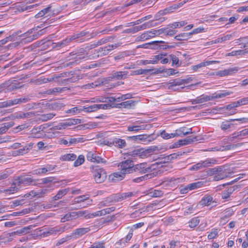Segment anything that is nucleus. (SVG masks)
Here are the masks:
<instances>
[{"mask_svg":"<svg viewBox=\"0 0 248 248\" xmlns=\"http://www.w3.org/2000/svg\"><path fill=\"white\" fill-rule=\"evenodd\" d=\"M92 175L96 183H101L107 178V173L104 169L99 166H92L90 167Z\"/></svg>","mask_w":248,"mask_h":248,"instance_id":"obj_1","label":"nucleus"},{"mask_svg":"<svg viewBox=\"0 0 248 248\" xmlns=\"http://www.w3.org/2000/svg\"><path fill=\"white\" fill-rule=\"evenodd\" d=\"M31 95H27L20 98H15L3 102H0V108L10 107L17 104L26 103L31 100Z\"/></svg>","mask_w":248,"mask_h":248,"instance_id":"obj_2","label":"nucleus"},{"mask_svg":"<svg viewBox=\"0 0 248 248\" xmlns=\"http://www.w3.org/2000/svg\"><path fill=\"white\" fill-rule=\"evenodd\" d=\"M71 228V226L68 224H66L61 226H56L53 228H50L47 231L43 232L44 235L47 236L51 234H56L57 233H61L66 230Z\"/></svg>","mask_w":248,"mask_h":248,"instance_id":"obj_3","label":"nucleus"},{"mask_svg":"<svg viewBox=\"0 0 248 248\" xmlns=\"http://www.w3.org/2000/svg\"><path fill=\"white\" fill-rule=\"evenodd\" d=\"M1 85H3V92L14 91L23 87V85L19 82H12L9 80L1 84Z\"/></svg>","mask_w":248,"mask_h":248,"instance_id":"obj_4","label":"nucleus"},{"mask_svg":"<svg viewBox=\"0 0 248 248\" xmlns=\"http://www.w3.org/2000/svg\"><path fill=\"white\" fill-rule=\"evenodd\" d=\"M198 140L197 136H188L186 139L178 140L177 142H175L173 148H178L182 146L190 144Z\"/></svg>","mask_w":248,"mask_h":248,"instance_id":"obj_5","label":"nucleus"},{"mask_svg":"<svg viewBox=\"0 0 248 248\" xmlns=\"http://www.w3.org/2000/svg\"><path fill=\"white\" fill-rule=\"evenodd\" d=\"M152 170V167L146 163H142L133 166L132 173L138 172L141 174L150 172Z\"/></svg>","mask_w":248,"mask_h":248,"instance_id":"obj_6","label":"nucleus"},{"mask_svg":"<svg viewBox=\"0 0 248 248\" xmlns=\"http://www.w3.org/2000/svg\"><path fill=\"white\" fill-rule=\"evenodd\" d=\"M88 34V32L83 31L78 33L74 34L71 36L69 38L71 41L75 40L78 42H82L89 39V38L87 39L86 38V37H89Z\"/></svg>","mask_w":248,"mask_h":248,"instance_id":"obj_7","label":"nucleus"},{"mask_svg":"<svg viewBox=\"0 0 248 248\" xmlns=\"http://www.w3.org/2000/svg\"><path fill=\"white\" fill-rule=\"evenodd\" d=\"M121 201L120 193L113 194L108 197L102 203L103 206H108L113 203Z\"/></svg>","mask_w":248,"mask_h":248,"instance_id":"obj_8","label":"nucleus"},{"mask_svg":"<svg viewBox=\"0 0 248 248\" xmlns=\"http://www.w3.org/2000/svg\"><path fill=\"white\" fill-rule=\"evenodd\" d=\"M44 30V29L39 31L38 32H37L36 33L33 34L32 35H30V34H26V32L24 33H23L21 35H18L20 37H25L23 39V41L24 42H31L35 39H37L39 36L43 34V31Z\"/></svg>","mask_w":248,"mask_h":248,"instance_id":"obj_9","label":"nucleus"},{"mask_svg":"<svg viewBox=\"0 0 248 248\" xmlns=\"http://www.w3.org/2000/svg\"><path fill=\"white\" fill-rule=\"evenodd\" d=\"M86 157L87 160L91 162L97 163L106 162V161H104L103 158L98 156L95 152L94 153L92 151L88 152L87 153Z\"/></svg>","mask_w":248,"mask_h":248,"instance_id":"obj_10","label":"nucleus"},{"mask_svg":"<svg viewBox=\"0 0 248 248\" xmlns=\"http://www.w3.org/2000/svg\"><path fill=\"white\" fill-rule=\"evenodd\" d=\"M148 153L147 150H144L143 149H140L129 152L128 154L129 156H131L132 158L139 156L140 158H143L146 156Z\"/></svg>","mask_w":248,"mask_h":248,"instance_id":"obj_11","label":"nucleus"},{"mask_svg":"<svg viewBox=\"0 0 248 248\" xmlns=\"http://www.w3.org/2000/svg\"><path fill=\"white\" fill-rule=\"evenodd\" d=\"M16 180L20 186H21V185L24 186L31 185V183L35 181L31 178L26 176H20Z\"/></svg>","mask_w":248,"mask_h":248,"instance_id":"obj_12","label":"nucleus"},{"mask_svg":"<svg viewBox=\"0 0 248 248\" xmlns=\"http://www.w3.org/2000/svg\"><path fill=\"white\" fill-rule=\"evenodd\" d=\"M239 69V68L238 67L230 68L227 69H224L217 72V75L220 77L232 75V74L236 73Z\"/></svg>","mask_w":248,"mask_h":248,"instance_id":"obj_13","label":"nucleus"},{"mask_svg":"<svg viewBox=\"0 0 248 248\" xmlns=\"http://www.w3.org/2000/svg\"><path fill=\"white\" fill-rule=\"evenodd\" d=\"M185 80L181 79L179 78H176L170 80L168 82L165 83L167 85H168V89L176 91V89H174L177 86H179L184 84Z\"/></svg>","mask_w":248,"mask_h":248,"instance_id":"obj_14","label":"nucleus"},{"mask_svg":"<svg viewBox=\"0 0 248 248\" xmlns=\"http://www.w3.org/2000/svg\"><path fill=\"white\" fill-rule=\"evenodd\" d=\"M222 168L221 171H218L217 174L215 175L214 178V180L215 181H218L219 180L223 179L226 177H229L230 174L232 173L231 172H229L226 169H225V167L221 166Z\"/></svg>","mask_w":248,"mask_h":248,"instance_id":"obj_15","label":"nucleus"},{"mask_svg":"<svg viewBox=\"0 0 248 248\" xmlns=\"http://www.w3.org/2000/svg\"><path fill=\"white\" fill-rule=\"evenodd\" d=\"M21 187L15 179L11 184L10 187L4 189V193L8 194H12L16 192Z\"/></svg>","mask_w":248,"mask_h":248,"instance_id":"obj_16","label":"nucleus"},{"mask_svg":"<svg viewBox=\"0 0 248 248\" xmlns=\"http://www.w3.org/2000/svg\"><path fill=\"white\" fill-rule=\"evenodd\" d=\"M203 185L202 182H197L187 185L184 189H181V192L183 193H186L187 192L188 190H192L197 188L201 187Z\"/></svg>","mask_w":248,"mask_h":248,"instance_id":"obj_17","label":"nucleus"},{"mask_svg":"<svg viewBox=\"0 0 248 248\" xmlns=\"http://www.w3.org/2000/svg\"><path fill=\"white\" fill-rule=\"evenodd\" d=\"M155 34L153 30L150 31H146L142 33L140 36L137 37V39L139 41H143L149 39L150 38L154 37Z\"/></svg>","mask_w":248,"mask_h":248,"instance_id":"obj_18","label":"nucleus"},{"mask_svg":"<svg viewBox=\"0 0 248 248\" xmlns=\"http://www.w3.org/2000/svg\"><path fill=\"white\" fill-rule=\"evenodd\" d=\"M128 72L127 71H117L112 73V78L117 80L124 79L127 78Z\"/></svg>","mask_w":248,"mask_h":248,"instance_id":"obj_19","label":"nucleus"},{"mask_svg":"<svg viewBox=\"0 0 248 248\" xmlns=\"http://www.w3.org/2000/svg\"><path fill=\"white\" fill-rule=\"evenodd\" d=\"M192 133L191 128H188L185 126L181 127L176 129V134H177V135L180 137H184V136L191 134Z\"/></svg>","mask_w":248,"mask_h":248,"instance_id":"obj_20","label":"nucleus"},{"mask_svg":"<svg viewBox=\"0 0 248 248\" xmlns=\"http://www.w3.org/2000/svg\"><path fill=\"white\" fill-rule=\"evenodd\" d=\"M136 102L135 101L128 100V101L123 102L120 104H118L116 106H115V107L118 108H130L134 107L135 105Z\"/></svg>","mask_w":248,"mask_h":248,"instance_id":"obj_21","label":"nucleus"},{"mask_svg":"<svg viewBox=\"0 0 248 248\" xmlns=\"http://www.w3.org/2000/svg\"><path fill=\"white\" fill-rule=\"evenodd\" d=\"M162 55H155L150 60H146L141 61V63L143 65L148 64H155L157 63L159 60L162 59Z\"/></svg>","mask_w":248,"mask_h":248,"instance_id":"obj_22","label":"nucleus"},{"mask_svg":"<svg viewBox=\"0 0 248 248\" xmlns=\"http://www.w3.org/2000/svg\"><path fill=\"white\" fill-rule=\"evenodd\" d=\"M112 144L113 145L119 148H123L126 145V142L124 140L117 138H113Z\"/></svg>","mask_w":248,"mask_h":248,"instance_id":"obj_23","label":"nucleus"},{"mask_svg":"<svg viewBox=\"0 0 248 248\" xmlns=\"http://www.w3.org/2000/svg\"><path fill=\"white\" fill-rule=\"evenodd\" d=\"M91 230V229L89 227L78 228L74 231L73 234L78 237H81L89 232Z\"/></svg>","mask_w":248,"mask_h":248,"instance_id":"obj_24","label":"nucleus"},{"mask_svg":"<svg viewBox=\"0 0 248 248\" xmlns=\"http://www.w3.org/2000/svg\"><path fill=\"white\" fill-rule=\"evenodd\" d=\"M232 93L228 91H223V93H215L210 95L211 101L215 99L223 98L227 95H229Z\"/></svg>","mask_w":248,"mask_h":248,"instance_id":"obj_25","label":"nucleus"},{"mask_svg":"<svg viewBox=\"0 0 248 248\" xmlns=\"http://www.w3.org/2000/svg\"><path fill=\"white\" fill-rule=\"evenodd\" d=\"M97 57H102L103 56L108 55L110 51L108 46L100 47L98 49L96 50Z\"/></svg>","mask_w":248,"mask_h":248,"instance_id":"obj_26","label":"nucleus"},{"mask_svg":"<svg viewBox=\"0 0 248 248\" xmlns=\"http://www.w3.org/2000/svg\"><path fill=\"white\" fill-rule=\"evenodd\" d=\"M16 119H24L25 118H30L32 116H34L35 114L33 112H23L22 111H19L17 112H16Z\"/></svg>","mask_w":248,"mask_h":248,"instance_id":"obj_27","label":"nucleus"},{"mask_svg":"<svg viewBox=\"0 0 248 248\" xmlns=\"http://www.w3.org/2000/svg\"><path fill=\"white\" fill-rule=\"evenodd\" d=\"M218 61H206L205 62H202L198 64L193 66L192 69L194 71H197L198 69L201 68L202 67H204L207 65L212 64L213 63H218Z\"/></svg>","mask_w":248,"mask_h":248,"instance_id":"obj_28","label":"nucleus"},{"mask_svg":"<svg viewBox=\"0 0 248 248\" xmlns=\"http://www.w3.org/2000/svg\"><path fill=\"white\" fill-rule=\"evenodd\" d=\"M248 53V50L247 49H239L238 50L232 51L231 52L228 53L226 54L227 56H236L238 55H245Z\"/></svg>","mask_w":248,"mask_h":248,"instance_id":"obj_29","label":"nucleus"},{"mask_svg":"<svg viewBox=\"0 0 248 248\" xmlns=\"http://www.w3.org/2000/svg\"><path fill=\"white\" fill-rule=\"evenodd\" d=\"M202 164L203 168H206L208 167H211L213 165H215L217 163V161L216 159L211 158H207L204 161H201Z\"/></svg>","mask_w":248,"mask_h":248,"instance_id":"obj_30","label":"nucleus"},{"mask_svg":"<svg viewBox=\"0 0 248 248\" xmlns=\"http://www.w3.org/2000/svg\"><path fill=\"white\" fill-rule=\"evenodd\" d=\"M89 197L87 195H81L75 198L72 202V204H76L84 202L85 201L88 200Z\"/></svg>","mask_w":248,"mask_h":248,"instance_id":"obj_31","label":"nucleus"},{"mask_svg":"<svg viewBox=\"0 0 248 248\" xmlns=\"http://www.w3.org/2000/svg\"><path fill=\"white\" fill-rule=\"evenodd\" d=\"M76 219L75 212H69L66 214L63 217L61 218V222H64L72 219Z\"/></svg>","mask_w":248,"mask_h":248,"instance_id":"obj_32","label":"nucleus"},{"mask_svg":"<svg viewBox=\"0 0 248 248\" xmlns=\"http://www.w3.org/2000/svg\"><path fill=\"white\" fill-rule=\"evenodd\" d=\"M213 200V197L210 195H206L203 197L200 202V203L202 205L208 206L210 204Z\"/></svg>","mask_w":248,"mask_h":248,"instance_id":"obj_33","label":"nucleus"},{"mask_svg":"<svg viewBox=\"0 0 248 248\" xmlns=\"http://www.w3.org/2000/svg\"><path fill=\"white\" fill-rule=\"evenodd\" d=\"M68 191V188L63 189L59 190L57 194L55 196L53 197V200L57 201L59 199H61L63 196L66 195Z\"/></svg>","mask_w":248,"mask_h":248,"instance_id":"obj_34","label":"nucleus"},{"mask_svg":"<svg viewBox=\"0 0 248 248\" xmlns=\"http://www.w3.org/2000/svg\"><path fill=\"white\" fill-rule=\"evenodd\" d=\"M71 40L69 37H67L62 40L61 42H58V43H55V45L54 46H52V48H62L64 46L68 45L70 42Z\"/></svg>","mask_w":248,"mask_h":248,"instance_id":"obj_35","label":"nucleus"},{"mask_svg":"<svg viewBox=\"0 0 248 248\" xmlns=\"http://www.w3.org/2000/svg\"><path fill=\"white\" fill-rule=\"evenodd\" d=\"M66 88V87H64V88H60V87L54 88H53V89H48L46 91L45 93H46L47 94H54L56 93H61L63 91H65Z\"/></svg>","mask_w":248,"mask_h":248,"instance_id":"obj_36","label":"nucleus"},{"mask_svg":"<svg viewBox=\"0 0 248 248\" xmlns=\"http://www.w3.org/2000/svg\"><path fill=\"white\" fill-rule=\"evenodd\" d=\"M153 70H154L153 69H138V70H136L132 71V73H131V76H134V75H142V74L146 75L148 73H149L151 71H153Z\"/></svg>","mask_w":248,"mask_h":248,"instance_id":"obj_37","label":"nucleus"},{"mask_svg":"<svg viewBox=\"0 0 248 248\" xmlns=\"http://www.w3.org/2000/svg\"><path fill=\"white\" fill-rule=\"evenodd\" d=\"M119 167H120V169L121 170V171L125 173H132L133 166L130 167V166H127L125 164H124V162H122Z\"/></svg>","mask_w":248,"mask_h":248,"instance_id":"obj_38","label":"nucleus"},{"mask_svg":"<svg viewBox=\"0 0 248 248\" xmlns=\"http://www.w3.org/2000/svg\"><path fill=\"white\" fill-rule=\"evenodd\" d=\"M37 45H44V48L47 47L48 48H53L52 46H54L55 45V43L50 40H47V41L45 42L44 40H43L38 42L37 43Z\"/></svg>","mask_w":248,"mask_h":248,"instance_id":"obj_39","label":"nucleus"},{"mask_svg":"<svg viewBox=\"0 0 248 248\" xmlns=\"http://www.w3.org/2000/svg\"><path fill=\"white\" fill-rule=\"evenodd\" d=\"M190 32L189 33H181L175 36L174 38L179 41L186 40L189 38L191 36Z\"/></svg>","mask_w":248,"mask_h":248,"instance_id":"obj_40","label":"nucleus"},{"mask_svg":"<svg viewBox=\"0 0 248 248\" xmlns=\"http://www.w3.org/2000/svg\"><path fill=\"white\" fill-rule=\"evenodd\" d=\"M196 100L198 104L204 103L208 101H211V98H210V95L202 94L199 97H197Z\"/></svg>","mask_w":248,"mask_h":248,"instance_id":"obj_41","label":"nucleus"},{"mask_svg":"<svg viewBox=\"0 0 248 248\" xmlns=\"http://www.w3.org/2000/svg\"><path fill=\"white\" fill-rule=\"evenodd\" d=\"M106 215V212H105L104 209L97 212H96L94 213H92L91 214H88V215L85 216L86 218H92L96 216H102Z\"/></svg>","mask_w":248,"mask_h":248,"instance_id":"obj_42","label":"nucleus"},{"mask_svg":"<svg viewBox=\"0 0 248 248\" xmlns=\"http://www.w3.org/2000/svg\"><path fill=\"white\" fill-rule=\"evenodd\" d=\"M80 120L78 119H70L66 122L62 123V126H63V128H65L68 126L80 123Z\"/></svg>","mask_w":248,"mask_h":248,"instance_id":"obj_43","label":"nucleus"},{"mask_svg":"<svg viewBox=\"0 0 248 248\" xmlns=\"http://www.w3.org/2000/svg\"><path fill=\"white\" fill-rule=\"evenodd\" d=\"M82 110L86 112H92L98 110L97 104H93L88 107L84 106Z\"/></svg>","mask_w":248,"mask_h":248,"instance_id":"obj_44","label":"nucleus"},{"mask_svg":"<svg viewBox=\"0 0 248 248\" xmlns=\"http://www.w3.org/2000/svg\"><path fill=\"white\" fill-rule=\"evenodd\" d=\"M65 105L60 101L53 102L50 105L51 108L55 110H60Z\"/></svg>","mask_w":248,"mask_h":248,"instance_id":"obj_45","label":"nucleus"},{"mask_svg":"<svg viewBox=\"0 0 248 248\" xmlns=\"http://www.w3.org/2000/svg\"><path fill=\"white\" fill-rule=\"evenodd\" d=\"M148 194L152 197H160L163 195V192L161 190L155 189L150 191Z\"/></svg>","mask_w":248,"mask_h":248,"instance_id":"obj_46","label":"nucleus"},{"mask_svg":"<svg viewBox=\"0 0 248 248\" xmlns=\"http://www.w3.org/2000/svg\"><path fill=\"white\" fill-rule=\"evenodd\" d=\"M145 129V126L143 125L129 126L127 127V130L128 131L138 132L140 130H144Z\"/></svg>","mask_w":248,"mask_h":248,"instance_id":"obj_47","label":"nucleus"},{"mask_svg":"<svg viewBox=\"0 0 248 248\" xmlns=\"http://www.w3.org/2000/svg\"><path fill=\"white\" fill-rule=\"evenodd\" d=\"M153 175L152 173L145 174L144 176L139 177L134 179L133 180V181L136 183H139L143 180H147V179L151 178L152 177Z\"/></svg>","mask_w":248,"mask_h":248,"instance_id":"obj_48","label":"nucleus"},{"mask_svg":"<svg viewBox=\"0 0 248 248\" xmlns=\"http://www.w3.org/2000/svg\"><path fill=\"white\" fill-rule=\"evenodd\" d=\"M149 137V135H140L138 136H134L132 137H129V138L132 139L134 140H141V141H144L148 137Z\"/></svg>","mask_w":248,"mask_h":248,"instance_id":"obj_49","label":"nucleus"},{"mask_svg":"<svg viewBox=\"0 0 248 248\" xmlns=\"http://www.w3.org/2000/svg\"><path fill=\"white\" fill-rule=\"evenodd\" d=\"M77 155L74 154H68L64 155L62 156V159L64 161H73L76 159Z\"/></svg>","mask_w":248,"mask_h":248,"instance_id":"obj_50","label":"nucleus"},{"mask_svg":"<svg viewBox=\"0 0 248 248\" xmlns=\"http://www.w3.org/2000/svg\"><path fill=\"white\" fill-rule=\"evenodd\" d=\"M186 24L187 23L185 21H182L180 22H174L172 24L169 25L168 26L170 28L176 29L179 27H183L186 25Z\"/></svg>","mask_w":248,"mask_h":248,"instance_id":"obj_51","label":"nucleus"},{"mask_svg":"<svg viewBox=\"0 0 248 248\" xmlns=\"http://www.w3.org/2000/svg\"><path fill=\"white\" fill-rule=\"evenodd\" d=\"M152 26L150 22L145 23L140 26H136V30L137 32L141 30H145L147 28H151Z\"/></svg>","mask_w":248,"mask_h":248,"instance_id":"obj_52","label":"nucleus"},{"mask_svg":"<svg viewBox=\"0 0 248 248\" xmlns=\"http://www.w3.org/2000/svg\"><path fill=\"white\" fill-rule=\"evenodd\" d=\"M55 115L56 114L53 113L43 114L41 116V119L43 121H47L53 118Z\"/></svg>","mask_w":248,"mask_h":248,"instance_id":"obj_53","label":"nucleus"},{"mask_svg":"<svg viewBox=\"0 0 248 248\" xmlns=\"http://www.w3.org/2000/svg\"><path fill=\"white\" fill-rule=\"evenodd\" d=\"M199 223L200 219L198 218V217H194L188 222L189 226L191 228H193L197 226Z\"/></svg>","mask_w":248,"mask_h":248,"instance_id":"obj_54","label":"nucleus"},{"mask_svg":"<svg viewBox=\"0 0 248 248\" xmlns=\"http://www.w3.org/2000/svg\"><path fill=\"white\" fill-rule=\"evenodd\" d=\"M168 13H170V12H169L168 8H166V9H165L163 10H160V11H159L155 15V18L156 20H161L162 18L160 17V16L165 15Z\"/></svg>","mask_w":248,"mask_h":248,"instance_id":"obj_55","label":"nucleus"},{"mask_svg":"<svg viewBox=\"0 0 248 248\" xmlns=\"http://www.w3.org/2000/svg\"><path fill=\"white\" fill-rule=\"evenodd\" d=\"M221 169H222L221 167H215V168L209 169L208 170L207 172L209 175H214V174H216L217 173L218 171H222Z\"/></svg>","mask_w":248,"mask_h":248,"instance_id":"obj_56","label":"nucleus"},{"mask_svg":"<svg viewBox=\"0 0 248 248\" xmlns=\"http://www.w3.org/2000/svg\"><path fill=\"white\" fill-rule=\"evenodd\" d=\"M232 124L230 121H225L221 123L220 128L223 130H226L230 128Z\"/></svg>","mask_w":248,"mask_h":248,"instance_id":"obj_57","label":"nucleus"},{"mask_svg":"<svg viewBox=\"0 0 248 248\" xmlns=\"http://www.w3.org/2000/svg\"><path fill=\"white\" fill-rule=\"evenodd\" d=\"M125 174V173L122 171L121 172H118L114 173L113 176L115 178L114 180L117 181L122 180L124 177Z\"/></svg>","mask_w":248,"mask_h":248,"instance_id":"obj_58","label":"nucleus"},{"mask_svg":"<svg viewBox=\"0 0 248 248\" xmlns=\"http://www.w3.org/2000/svg\"><path fill=\"white\" fill-rule=\"evenodd\" d=\"M84 161V157L83 155H79L78 159L74 162V166L75 167H78L81 165Z\"/></svg>","mask_w":248,"mask_h":248,"instance_id":"obj_59","label":"nucleus"},{"mask_svg":"<svg viewBox=\"0 0 248 248\" xmlns=\"http://www.w3.org/2000/svg\"><path fill=\"white\" fill-rule=\"evenodd\" d=\"M30 229V227H25L22 229L17 230L16 232L18 235H21L23 234H25L29 232V231Z\"/></svg>","mask_w":248,"mask_h":248,"instance_id":"obj_60","label":"nucleus"},{"mask_svg":"<svg viewBox=\"0 0 248 248\" xmlns=\"http://www.w3.org/2000/svg\"><path fill=\"white\" fill-rule=\"evenodd\" d=\"M27 153H28V148H26L25 149V147H23L22 148H21L18 150L14 151V152L13 153V155H22Z\"/></svg>","mask_w":248,"mask_h":248,"instance_id":"obj_61","label":"nucleus"},{"mask_svg":"<svg viewBox=\"0 0 248 248\" xmlns=\"http://www.w3.org/2000/svg\"><path fill=\"white\" fill-rule=\"evenodd\" d=\"M48 191V190L46 189H42L39 190L37 191H35V197L37 198H41L43 197L44 195H45Z\"/></svg>","mask_w":248,"mask_h":248,"instance_id":"obj_62","label":"nucleus"},{"mask_svg":"<svg viewBox=\"0 0 248 248\" xmlns=\"http://www.w3.org/2000/svg\"><path fill=\"white\" fill-rule=\"evenodd\" d=\"M218 235V231L217 229H212V231L208 235L209 239H213L215 238Z\"/></svg>","mask_w":248,"mask_h":248,"instance_id":"obj_63","label":"nucleus"},{"mask_svg":"<svg viewBox=\"0 0 248 248\" xmlns=\"http://www.w3.org/2000/svg\"><path fill=\"white\" fill-rule=\"evenodd\" d=\"M170 57L172 61V65H177L179 66L180 65L179 59L175 55L171 54L170 55Z\"/></svg>","mask_w":248,"mask_h":248,"instance_id":"obj_64","label":"nucleus"}]
</instances>
